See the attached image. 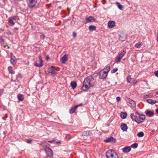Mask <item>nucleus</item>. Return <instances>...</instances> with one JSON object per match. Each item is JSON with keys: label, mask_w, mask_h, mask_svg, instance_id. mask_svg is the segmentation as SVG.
Listing matches in <instances>:
<instances>
[{"label": "nucleus", "mask_w": 158, "mask_h": 158, "mask_svg": "<svg viewBox=\"0 0 158 158\" xmlns=\"http://www.w3.org/2000/svg\"><path fill=\"white\" fill-rule=\"evenodd\" d=\"M106 156L107 158H118L117 153L112 150H109L107 151Z\"/></svg>", "instance_id": "nucleus-1"}, {"label": "nucleus", "mask_w": 158, "mask_h": 158, "mask_svg": "<svg viewBox=\"0 0 158 158\" xmlns=\"http://www.w3.org/2000/svg\"><path fill=\"white\" fill-rule=\"evenodd\" d=\"M107 70H101L100 72L99 77L101 79L105 78L107 76L108 73L110 70V67L109 66L106 68Z\"/></svg>", "instance_id": "nucleus-2"}, {"label": "nucleus", "mask_w": 158, "mask_h": 158, "mask_svg": "<svg viewBox=\"0 0 158 158\" xmlns=\"http://www.w3.org/2000/svg\"><path fill=\"white\" fill-rule=\"evenodd\" d=\"M130 116L132 120L138 123H141L143 122V121H141L139 119V116H138L133 113L131 114Z\"/></svg>", "instance_id": "nucleus-3"}, {"label": "nucleus", "mask_w": 158, "mask_h": 158, "mask_svg": "<svg viewBox=\"0 0 158 158\" xmlns=\"http://www.w3.org/2000/svg\"><path fill=\"white\" fill-rule=\"evenodd\" d=\"M36 2V0H29L28 4L30 7L31 8L35 6Z\"/></svg>", "instance_id": "nucleus-4"}, {"label": "nucleus", "mask_w": 158, "mask_h": 158, "mask_svg": "<svg viewBox=\"0 0 158 158\" xmlns=\"http://www.w3.org/2000/svg\"><path fill=\"white\" fill-rule=\"evenodd\" d=\"M45 152L48 156L52 157L53 155L52 150L49 148H46L45 150Z\"/></svg>", "instance_id": "nucleus-5"}, {"label": "nucleus", "mask_w": 158, "mask_h": 158, "mask_svg": "<svg viewBox=\"0 0 158 158\" xmlns=\"http://www.w3.org/2000/svg\"><path fill=\"white\" fill-rule=\"evenodd\" d=\"M104 141L106 143L110 142L112 143H114L116 142V140L113 137H111L107 138L104 140Z\"/></svg>", "instance_id": "nucleus-6"}, {"label": "nucleus", "mask_w": 158, "mask_h": 158, "mask_svg": "<svg viewBox=\"0 0 158 158\" xmlns=\"http://www.w3.org/2000/svg\"><path fill=\"white\" fill-rule=\"evenodd\" d=\"M48 72L49 73L53 74H56L57 73V72L53 66H51L48 68Z\"/></svg>", "instance_id": "nucleus-7"}, {"label": "nucleus", "mask_w": 158, "mask_h": 158, "mask_svg": "<svg viewBox=\"0 0 158 158\" xmlns=\"http://www.w3.org/2000/svg\"><path fill=\"white\" fill-rule=\"evenodd\" d=\"M82 104H80L76 106H75L72 107L69 110V113L70 114H72L73 113L78 107L80 106H81Z\"/></svg>", "instance_id": "nucleus-8"}, {"label": "nucleus", "mask_w": 158, "mask_h": 158, "mask_svg": "<svg viewBox=\"0 0 158 158\" xmlns=\"http://www.w3.org/2000/svg\"><path fill=\"white\" fill-rule=\"evenodd\" d=\"M10 55L11 57V63L13 65L15 64L16 63V58L14 56H13V54L12 53H10Z\"/></svg>", "instance_id": "nucleus-9"}, {"label": "nucleus", "mask_w": 158, "mask_h": 158, "mask_svg": "<svg viewBox=\"0 0 158 158\" xmlns=\"http://www.w3.org/2000/svg\"><path fill=\"white\" fill-rule=\"evenodd\" d=\"M91 80L89 77H87L85 78L83 82V84H85L91 85Z\"/></svg>", "instance_id": "nucleus-10"}, {"label": "nucleus", "mask_w": 158, "mask_h": 158, "mask_svg": "<svg viewBox=\"0 0 158 158\" xmlns=\"http://www.w3.org/2000/svg\"><path fill=\"white\" fill-rule=\"evenodd\" d=\"M40 63V64H38V63L36 62H35L34 63V64L36 66L39 67H41L43 65V61L41 58V57L40 56L39 57Z\"/></svg>", "instance_id": "nucleus-11"}, {"label": "nucleus", "mask_w": 158, "mask_h": 158, "mask_svg": "<svg viewBox=\"0 0 158 158\" xmlns=\"http://www.w3.org/2000/svg\"><path fill=\"white\" fill-rule=\"evenodd\" d=\"M68 55L67 54H65L62 57L60 60L62 63L64 64L65 63V62L68 60Z\"/></svg>", "instance_id": "nucleus-12"}, {"label": "nucleus", "mask_w": 158, "mask_h": 158, "mask_svg": "<svg viewBox=\"0 0 158 158\" xmlns=\"http://www.w3.org/2000/svg\"><path fill=\"white\" fill-rule=\"evenodd\" d=\"M115 22L114 21H110L108 22V26L109 28H111L114 27L115 25Z\"/></svg>", "instance_id": "nucleus-13"}, {"label": "nucleus", "mask_w": 158, "mask_h": 158, "mask_svg": "<svg viewBox=\"0 0 158 158\" xmlns=\"http://www.w3.org/2000/svg\"><path fill=\"white\" fill-rule=\"evenodd\" d=\"M127 35L126 34H122L120 35L119 40L121 41H124L127 38Z\"/></svg>", "instance_id": "nucleus-14"}, {"label": "nucleus", "mask_w": 158, "mask_h": 158, "mask_svg": "<svg viewBox=\"0 0 158 158\" xmlns=\"http://www.w3.org/2000/svg\"><path fill=\"white\" fill-rule=\"evenodd\" d=\"M131 150V147L129 146H126L122 149L123 152L124 153H127Z\"/></svg>", "instance_id": "nucleus-15"}, {"label": "nucleus", "mask_w": 158, "mask_h": 158, "mask_svg": "<svg viewBox=\"0 0 158 158\" xmlns=\"http://www.w3.org/2000/svg\"><path fill=\"white\" fill-rule=\"evenodd\" d=\"M121 129L123 131H126L127 130V125L125 123H123L121 125Z\"/></svg>", "instance_id": "nucleus-16"}, {"label": "nucleus", "mask_w": 158, "mask_h": 158, "mask_svg": "<svg viewBox=\"0 0 158 158\" xmlns=\"http://www.w3.org/2000/svg\"><path fill=\"white\" fill-rule=\"evenodd\" d=\"M91 134V132L89 131H84L82 133V135L84 137L83 139H84V136H87L90 135Z\"/></svg>", "instance_id": "nucleus-17"}, {"label": "nucleus", "mask_w": 158, "mask_h": 158, "mask_svg": "<svg viewBox=\"0 0 158 158\" xmlns=\"http://www.w3.org/2000/svg\"><path fill=\"white\" fill-rule=\"evenodd\" d=\"M83 85L82 87V89L84 91H86L90 87L91 85H89L85 84H83Z\"/></svg>", "instance_id": "nucleus-18"}, {"label": "nucleus", "mask_w": 158, "mask_h": 158, "mask_svg": "<svg viewBox=\"0 0 158 158\" xmlns=\"http://www.w3.org/2000/svg\"><path fill=\"white\" fill-rule=\"evenodd\" d=\"M86 23L90 22H93L95 21V19L92 16H89L86 19Z\"/></svg>", "instance_id": "nucleus-19"}, {"label": "nucleus", "mask_w": 158, "mask_h": 158, "mask_svg": "<svg viewBox=\"0 0 158 158\" xmlns=\"http://www.w3.org/2000/svg\"><path fill=\"white\" fill-rule=\"evenodd\" d=\"M128 101L129 104L131 105V106L132 107H134L135 106V102L133 100L129 98L128 99Z\"/></svg>", "instance_id": "nucleus-20"}, {"label": "nucleus", "mask_w": 158, "mask_h": 158, "mask_svg": "<svg viewBox=\"0 0 158 158\" xmlns=\"http://www.w3.org/2000/svg\"><path fill=\"white\" fill-rule=\"evenodd\" d=\"M147 101L148 103L152 105L154 104L157 102L156 101L153 100L151 99H148Z\"/></svg>", "instance_id": "nucleus-21"}, {"label": "nucleus", "mask_w": 158, "mask_h": 158, "mask_svg": "<svg viewBox=\"0 0 158 158\" xmlns=\"http://www.w3.org/2000/svg\"><path fill=\"white\" fill-rule=\"evenodd\" d=\"M121 118L123 119L125 118L127 116V114L126 112H121L120 114Z\"/></svg>", "instance_id": "nucleus-22"}, {"label": "nucleus", "mask_w": 158, "mask_h": 158, "mask_svg": "<svg viewBox=\"0 0 158 158\" xmlns=\"http://www.w3.org/2000/svg\"><path fill=\"white\" fill-rule=\"evenodd\" d=\"M70 85L72 89H74L76 87L77 84L76 82L75 81H72L70 83Z\"/></svg>", "instance_id": "nucleus-23"}, {"label": "nucleus", "mask_w": 158, "mask_h": 158, "mask_svg": "<svg viewBox=\"0 0 158 158\" xmlns=\"http://www.w3.org/2000/svg\"><path fill=\"white\" fill-rule=\"evenodd\" d=\"M146 114L149 116L151 117L154 115V112L152 111L148 110L146 112Z\"/></svg>", "instance_id": "nucleus-24"}, {"label": "nucleus", "mask_w": 158, "mask_h": 158, "mask_svg": "<svg viewBox=\"0 0 158 158\" xmlns=\"http://www.w3.org/2000/svg\"><path fill=\"white\" fill-rule=\"evenodd\" d=\"M8 22L10 25L13 26L15 24V23L13 21V20L10 18H9Z\"/></svg>", "instance_id": "nucleus-25"}, {"label": "nucleus", "mask_w": 158, "mask_h": 158, "mask_svg": "<svg viewBox=\"0 0 158 158\" xmlns=\"http://www.w3.org/2000/svg\"><path fill=\"white\" fill-rule=\"evenodd\" d=\"M116 5L118 6V8L121 10H123V5H120V3L118 2L116 3Z\"/></svg>", "instance_id": "nucleus-26"}, {"label": "nucleus", "mask_w": 158, "mask_h": 158, "mask_svg": "<svg viewBox=\"0 0 158 158\" xmlns=\"http://www.w3.org/2000/svg\"><path fill=\"white\" fill-rule=\"evenodd\" d=\"M125 53V52L124 51H123V52H121V53H119L118 54V56L122 59Z\"/></svg>", "instance_id": "nucleus-27"}, {"label": "nucleus", "mask_w": 158, "mask_h": 158, "mask_svg": "<svg viewBox=\"0 0 158 158\" xmlns=\"http://www.w3.org/2000/svg\"><path fill=\"white\" fill-rule=\"evenodd\" d=\"M18 98L20 101H22L24 98L23 95L21 94H19L18 95Z\"/></svg>", "instance_id": "nucleus-28"}, {"label": "nucleus", "mask_w": 158, "mask_h": 158, "mask_svg": "<svg viewBox=\"0 0 158 158\" xmlns=\"http://www.w3.org/2000/svg\"><path fill=\"white\" fill-rule=\"evenodd\" d=\"M8 70H9V71L10 73L11 74H14L15 73V72L13 71L12 70V68L11 66H9L8 67Z\"/></svg>", "instance_id": "nucleus-29"}, {"label": "nucleus", "mask_w": 158, "mask_h": 158, "mask_svg": "<svg viewBox=\"0 0 158 158\" xmlns=\"http://www.w3.org/2000/svg\"><path fill=\"white\" fill-rule=\"evenodd\" d=\"M142 44V42H139L136 43L135 45V47L137 48H140L141 47V46Z\"/></svg>", "instance_id": "nucleus-30"}, {"label": "nucleus", "mask_w": 158, "mask_h": 158, "mask_svg": "<svg viewBox=\"0 0 158 158\" xmlns=\"http://www.w3.org/2000/svg\"><path fill=\"white\" fill-rule=\"evenodd\" d=\"M96 27L94 26L90 25L89 27V29L90 31H93L95 30Z\"/></svg>", "instance_id": "nucleus-31"}, {"label": "nucleus", "mask_w": 158, "mask_h": 158, "mask_svg": "<svg viewBox=\"0 0 158 158\" xmlns=\"http://www.w3.org/2000/svg\"><path fill=\"white\" fill-rule=\"evenodd\" d=\"M139 119H141L143 120L145 119V116L144 115L142 114L140 115L139 114Z\"/></svg>", "instance_id": "nucleus-32"}, {"label": "nucleus", "mask_w": 158, "mask_h": 158, "mask_svg": "<svg viewBox=\"0 0 158 158\" xmlns=\"http://www.w3.org/2000/svg\"><path fill=\"white\" fill-rule=\"evenodd\" d=\"M139 137H142L144 136V133L143 132H139L137 135Z\"/></svg>", "instance_id": "nucleus-33"}, {"label": "nucleus", "mask_w": 158, "mask_h": 158, "mask_svg": "<svg viewBox=\"0 0 158 158\" xmlns=\"http://www.w3.org/2000/svg\"><path fill=\"white\" fill-rule=\"evenodd\" d=\"M138 146V144L137 143H134L131 145V147L133 148H137Z\"/></svg>", "instance_id": "nucleus-34"}, {"label": "nucleus", "mask_w": 158, "mask_h": 158, "mask_svg": "<svg viewBox=\"0 0 158 158\" xmlns=\"http://www.w3.org/2000/svg\"><path fill=\"white\" fill-rule=\"evenodd\" d=\"M127 81L128 83H130L131 81V76L130 75H128L127 77Z\"/></svg>", "instance_id": "nucleus-35"}, {"label": "nucleus", "mask_w": 158, "mask_h": 158, "mask_svg": "<svg viewBox=\"0 0 158 158\" xmlns=\"http://www.w3.org/2000/svg\"><path fill=\"white\" fill-rule=\"evenodd\" d=\"M118 69L117 68H116L113 69L111 71V73H114L117 71Z\"/></svg>", "instance_id": "nucleus-36"}, {"label": "nucleus", "mask_w": 158, "mask_h": 158, "mask_svg": "<svg viewBox=\"0 0 158 158\" xmlns=\"http://www.w3.org/2000/svg\"><path fill=\"white\" fill-rule=\"evenodd\" d=\"M12 19L13 20H18L19 19L18 17L17 16H15L13 17H11L10 18Z\"/></svg>", "instance_id": "nucleus-37"}, {"label": "nucleus", "mask_w": 158, "mask_h": 158, "mask_svg": "<svg viewBox=\"0 0 158 158\" xmlns=\"http://www.w3.org/2000/svg\"><path fill=\"white\" fill-rule=\"evenodd\" d=\"M122 59L119 57L118 56H117L116 59V61L117 62H119Z\"/></svg>", "instance_id": "nucleus-38"}, {"label": "nucleus", "mask_w": 158, "mask_h": 158, "mask_svg": "<svg viewBox=\"0 0 158 158\" xmlns=\"http://www.w3.org/2000/svg\"><path fill=\"white\" fill-rule=\"evenodd\" d=\"M155 75L158 77V71H156L154 72Z\"/></svg>", "instance_id": "nucleus-39"}, {"label": "nucleus", "mask_w": 158, "mask_h": 158, "mask_svg": "<svg viewBox=\"0 0 158 158\" xmlns=\"http://www.w3.org/2000/svg\"><path fill=\"white\" fill-rule=\"evenodd\" d=\"M116 100L118 102H119L121 100L120 98L119 97H118L116 98Z\"/></svg>", "instance_id": "nucleus-40"}, {"label": "nucleus", "mask_w": 158, "mask_h": 158, "mask_svg": "<svg viewBox=\"0 0 158 158\" xmlns=\"http://www.w3.org/2000/svg\"><path fill=\"white\" fill-rule=\"evenodd\" d=\"M66 138L67 139H70L71 138L69 135H67L66 136Z\"/></svg>", "instance_id": "nucleus-41"}, {"label": "nucleus", "mask_w": 158, "mask_h": 158, "mask_svg": "<svg viewBox=\"0 0 158 158\" xmlns=\"http://www.w3.org/2000/svg\"><path fill=\"white\" fill-rule=\"evenodd\" d=\"M32 141V140L31 139H29L28 140L27 142L28 143H31Z\"/></svg>", "instance_id": "nucleus-42"}, {"label": "nucleus", "mask_w": 158, "mask_h": 158, "mask_svg": "<svg viewBox=\"0 0 158 158\" xmlns=\"http://www.w3.org/2000/svg\"><path fill=\"white\" fill-rule=\"evenodd\" d=\"M76 35H77L76 33L75 32H73V36L75 37H76Z\"/></svg>", "instance_id": "nucleus-43"}, {"label": "nucleus", "mask_w": 158, "mask_h": 158, "mask_svg": "<svg viewBox=\"0 0 158 158\" xmlns=\"http://www.w3.org/2000/svg\"><path fill=\"white\" fill-rule=\"evenodd\" d=\"M137 82V81L136 80H134L133 81V83L134 84H136Z\"/></svg>", "instance_id": "nucleus-44"}, {"label": "nucleus", "mask_w": 158, "mask_h": 158, "mask_svg": "<svg viewBox=\"0 0 158 158\" xmlns=\"http://www.w3.org/2000/svg\"><path fill=\"white\" fill-rule=\"evenodd\" d=\"M1 40L2 42H4V40L2 37H1Z\"/></svg>", "instance_id": "nucleus-45"}, {"label": "nucleus", "mask_w": 158, "mask_h": 158, "mask_svg": "<svg viewBox=\"0 0 158 158\" xmlns=\"http://www.w3.org/2000/svg\"><path fill=\"white\" fill-rule=\"evenodd\" d=\"M41 38H43L44 39V35H42L41 36Z\"/></svg>", "instance_id": "nucleus-46"}, {"label": "nucleus", "mask_w": 158, "mask_h": 158, "mask_svg": "<svg viewBox=\"0 0 158 158\" xmlns=\"http://www.w3.org/2000/svg\"><path fill=\"white\" fill-rule=\"evenodd\" d=\"M147 97L148 98H150L151 97V96L150 95H147Z\"/></svg>", "instance_id": "nucleus-47"}, {"label": "nucleus", "mask_w": 158, "mask_h": 158, "mask_svg": "<svg viewBox=\"0 0 158 158\" xmlns=\"http://www.w3.org/2000/svg\"><path fill=\"white\" fill-rule=\"evenodd\" d=\"M157 41L158 42V32L157 33Z\"/></svg>", "instance_id": "nucleus-48"}, {"label": "nucleus", "mask_w": 158, "mask_h": 158, "mask_svg": "<svg viewBox=\"0 0 158 158\" xmlns=\"http://www.w3.org/2000/svg\"><path fill=\"white\" fill-rule=\"evenodd\" d=\"M156 112L158 114V109H156Z\"/></svg>", "instance_id": "nucleus-49"}, {"label": "nucleus", "mask_w": 158, "mask_h": 158, "mask_svg": "<svg viewBox=\"0 0 158 158\" xmlns=\"http://www.w3.org/2000/svg\"><path fill=\"white\" fill-rule=\"evenodd\" d=\"M53 142V140L49 141H48V142H50V143H52Z\"/></svg>", "instance_id": "nucleus-50"}, {"label": "nucleus", "mask_w": 158, "mask_h": 158, "mask_svg": "<svg viewBox=\"0 0 158 158\" xmlns=\"http://www.w3.org/2000/svg\"><path fill=\"white\" fill-rule=\"evenodd\" d=\"M156 94H158V91L157 92H156Z\"/></svg>", "instance_id": "nucleus-51"}, {"label": "nucleus", "mask_w": 158, "mask_h": 158, "mask_svg": "<svg viewBox=\"0 0 158 158\" xmlns=\"http://www.w3.org/2000/svg\"><path fill=\"white\" fill-rule=\"evenodd\" d=\"M60 143V142H57V143Z\"/></svg>", "instance_id": "nucleus-52"}, {"label": "nucleus", "mask_w": 158, "mask_h": 158, "mask_svg": "<svg viewBox=\"0 0 158 158\" xmlns=\"http://www.w3.org/2000/svg\"><path fill=\"white\" fill-rule=\"evenodd\" d=\"M49 58L48 57H47V60H48Z\"/></svg>", "instance_id": "nucleus-53"}, {"label": "nucleus", "mask_w": 158, "mask_h": 158, "mask_svg": "<svg viewBox=\"0 0 158 158\" xmlns=\"http://www.w3.org/2000/svg\"><path fill=\"white\" fill-rule=\"evenodd\" d=\"M2 118L3 119H4V117H2Z\"/></svg>", "instance_id": "nucleus-54"}, {"label": "nucleus", "mask_w": 158, "mask_h": 158, "mask_svg": "<svg viewBox=\"0 0 158 158\" xmlns=\"http://www.w3.org/2000/svg\"><path fill=\"white\" fill-rule=\"evenodd\" d=\"M15 29L17 30V28H16Z\"/></svg>", "instance_id": "nucleus-55"}]
</instances>
